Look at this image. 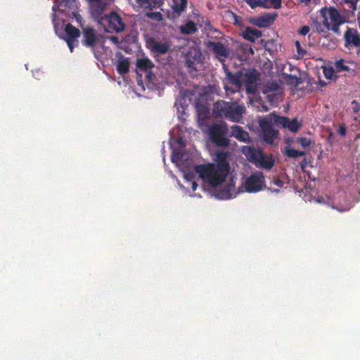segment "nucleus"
I'll use <instances>...</instances> for the list:
<instances>
[{
  "mask_svg": "<svg viewBox=\"0 0 360 360\" xmlns=\"http://www.w3.org/2000/svg\"><path fill=\"white\" fill-rule=\"evenodd\" d=\"M335 68L338 72L349 70V67L345 64V61L342 59H340L335 62Z\"/></svg>",
  "mask_w": 360,
  "mask_h": 360,
  "instance_id": "nucleus-32",
  "label": "nucleus"
},
{
  "mask_svg": "<svg viewBox=\"0 0 360 360\" xmlns=\"http://www.w3.org/2000/svg\"><path fill=\"white\" fill-rule=\"evenodd\" d=\"M65 32L66 34L65 39L70 52H73L75 46L78 45L77 39L81 35V32L72 24L68 23L65 27Z\"/></svg>",
  "mask_w": 360,
  "mask_h": 360,
  "instance_id": "nucleus-12",
  "label": "nucleus"
},
{
  "mask_svg": "<svg viewBox=\"0 0 360 360\" xmlns=\"http://www.w3.org/2000/svg\"><path fill=\"white\" fill-rule=\"evenodd\" d=\"M230 136L236 138L240 142H248L250 139L249 134L245 131L242 127L233 125L231 127Z\"/></svg>",
  "mask_w": 360,
  "mask_h": 360,
  "instance_id": "nucleus-20",
  "label": "nucleus"
},
{
  "mask_svg": "<svg viewBox=\"0 0 360 360\" xmlns=\"http://www.w3.org/2000/svg\"><path fill=\"white\" fill-rule=\"evenodd\" d=\"M271 184H274L278 187H282L283 186V181L279 179H274L271 181Z\"/></svg>",
  "mask_w": 360,
  "mask_h": 360,
  "instance_id": "nucleus-46",
  "label": "nucleus"
},
{
  "mask_svg": "<svg viewBox=\"0 0 360 360\" xmlns=\"http://www.w3.org/2000/svg\"><path fill=\"white\" fill-rule=\"evenodd\" d=\"M323 72L324 77L326 79L335 80L337 78V76L333 68H324L323 70Z\"/></svg>",
  "mask_w": 360,
  "mask_h": 360,
  "instance_id": "nucleus-30",
  "label": "nucleus"
},
{
  "mask_svg": "<svg viewBox=\"0 0 360 360\" xmlns=\"http://www.w3.org/2000/svg\"><path fill=\"white\" fill-rule=\"evenodd\" d=\"M344 2L346 4H348L349 8L352 11H355L356 9L357 1L356 0H344Z\"/></svg>",
  "mask_w": 360,
  "mask_h": 360,
  "instance_id": "nucleus-40",
  "label": "nucleus"
},
{
  "mask_svg": "<svg viewBox=\"0 0 360 360\" xmlns=\"http://www.w3.org/2000/svg\"><path fill=\"white\" fill-rule=\"evenodd\" d=\"M136 67L139 70L147 72L148 70H152L154 65L148 58H141L137 59Z\"/></svg>",
  "mask_w": 360,
  "mask_h": 360,
  "instance_id": "nucleus-22",
  "label": "nucleus"
},
{
  "mask_svg": "<svg viewBox=\"0 0 360 360\" xmlns=\"http://www.w3.org/2000/svg\"><path fill=\"white\" fill-rule=\"evenodd\" d=\"M264 176L261 172L251 174L245 181V188L247 192L255 193L259 191L263 186Z\"/></svg>",
  "mask_w": 360,
  "mask_h": 360,
  "instance_id": "nucleus-8",
  "label": "nucleus"
},
{
  "mask_svg": "<svg viewBox=\"0 0 360 360\" xmlns=\"http://www.w3.org/2000/svg\"><path fill=\"white\" fill-rule=\"evenodd\" d=\"M243 82L248 84L247 91L248 92H252L251 91L250 85L255 86L257 82V76L255 71H248L245 73Z\"/></svg>",
  "mask_w": 360,
  "mask_h": 360,
  "instance_id": "nucleus-25",
  "label": "nucleus"
},
{
  "mask_svg": "<svg viewBox=\"0 0 360 360\" xmlns=\"http://www.w3.org/2000/svg\"><path fill=\"white\" fill-rule=\"evenodd\" d=\"M346 132H347V128H346L345 125L344 124H340L339 127H338V134L341 136H345Z\"/></svg>",
  "mask_w": 360,
  "mask_h": 360,
  "instance_id": "nucleus-42",
  "label": "nucleus"
},
{
  "mask_svg": "<svg viewBox=\"0 0 360 360\" xmlns=\"http://www.w3.org/2000/svg\"><path fill=\"white\" fill-rule=\"evenodd\" d=\"M105 23V30L108 32H122L125 29V24L122 18L115 12H111L107 15L104 19Z\"/></svg>",
  "mask_w": 360,
  "mask_h": 360,
  "instance_id": "nucleus-7",
  "label": "nucleus"
},
{
  "mask_svg": "<svg viewBox=\"0 0 360 360\" xmlns=\"http://www.w3.org/2000/svg\"><path fill=\"white\" fill-rule=\"evenodd\" d=\"M211 142L218 147H227L230 144V140L227 137L228 125L224 122H220L211 124L208 129Z\"/></svg>",
  "mask_w": 360,
  "mask_h": 360,
  "instance_id": "nucleus-5",
  "label": "nucleus"
},
{
  "mask_svg": "<svg viewBox=\"0 0 360 360\" xmlns=\"http://www.w3.org/2000/svg\"><path fill=\"white\" fill-rule=\"evenodd\" d=\"M116 70L118 74L124 75L127 74L129 70V58H121L118 60Z\"/></svg>",
  "mask_w": 360,
  "mask_h": 360,
  "instance_id": "nucleus-24",
  "label": "nucleus"
},
{
  "mask_svg": "<svg viewBox=\"0 0 360 360\" xmlns=\"http://www.w3.org/2000/svg\"><path fill=\"white\" fill-rule=\"evenodd\" d=\"M297 142L304 148H306L307 147H309L311 143V141L309 139L307 138V137H304V136H302V137H300L298 139H297Z\"/></svg>",
  "mask_w": 360,
  "mask_h": 360,
  "instance_id": "nucleus-36",
  "label": "nucleus"
},
{
  "mask_svg": "<svg viewBox=\"0 0 360 360\" xmlns=\"http://www.w3.org/2000/svg\"><path fill=\"white\" fill-rule=\"evenodd\" d=\"M272 124H274L272 120V114L270 115L269 118H264L259 122L263 131L264 140L268 143H272L278 134L277 131L273 128Z\"/></svg>",
  "mask_w": 360,
  "mask_h": 360,
  "instance_id": "nucleus-9",
  "label": "nucleus"
},
{
  "mask_svg": "<svg viewBox=\"0 0 360 360\" xmlns=\"http://www.w3.org/2000/svg\"><path fill=\"white\" fill-rule=\"evenodd\" d=\"M276 17V13H266L262 15L250 18L249 22L258 27H267L273 25Z\"/></svg>",
  "mask_w": 360,
  "mask_h": 360,
  "instance_id": "nucleus-14",
  "label": "nucleus"
},
{
  "mask_svg": "<svg viewBox=\"0 0 360 360\" xmlns=\"http://www.w3.org/2000/svg\"><path fill=\"white\" fill-rule=\"evenodd\" d=\"M229 157L228 152L217 151L214 158L216 163L199 165L195 170L205 184L216 188L225 181L230 172Z\"/></svg>",
  "mask_w": 360,
  "mask_h": 360,
  "instance_id": "nucleus-1",
  "label": "nucleus"
},
{
  "mask_svg": "<svg viewBox=\"0 0 360 360\" xmlns=\"http://www.w3.org/2000/svg\"><path fill=\"white\" fill-rule=\"evenodd\" d=\"M181 158V155L179 153H173L171 157L172 161L175 162Z\"/></svg>",
  "mask_w": 360,
  "mask_h": 360,
  "instance_id": "nucleus-47",
  "label": "nucleus"
},
{
  "mask_svg": "<svg viewBox=\"0 0 360 360\" xmlns=\"http://www.w3.org/2000/svg\"><path fill=\"white\" fill-rule=\"evenodd\" d=\"M352 104L353 105V112L354 113H357L360 110L359 103L356 100H354L352 101Z\"/></svg>",
  "mask_w": 360,
  "mask_h": 360,
  "instance_id": "nucleus-44",
  "label": "nucleus"
},
{
  "mask_svg": "<svg viewBox=\"0 0 360 360\" xmlns=\"http://www.w3.org/2000/svg\"><path fill=\"white\" fill-rule=\"evenodd\" d=\"M53 10L56 8L64 11L65 8L71 9L75 7V0H55Z\"/></svg>",
  "mask_w": 360,
  "mask_h": 360,
  "instance_id": "nucleus-23",
  "label": "nucleus"
},
{
  "mask_svg": "<svg viewBox=\"0 0 360 360\" xmlns=\"http://www.w3.org/2000/svg\"><path fill=\"white\" fill-rule=\"evenodd\" d=\"M230 14H231V17L233 18V25L240 26L242 25L241 18L239 16L236 15L233 12H230Z\"/></svg>",
  "mask_w": 360,
  "mask_h": 360,
  "instance_id": "nucleus-39",
  "label": "nucleus"
},
{
  "mask_svg": "<svg viewBox=\"0 0 360 360\" xmlns=\"http://www.w3.org/2000/svg\"><path fill=\"white\" fill-rule=\"evenodd\" d=\"M229 77L230 78V80L232 84L240 85V77L237 75H231L230 72L228 74Z\"/></svg>",
  "mask_w": 360,
  "mask_h": 360,
  "instance_id": "nucleus-38",
  "label": "nucleus"
},
{
  "mask_svg": "<svg viewBox=\"0 0 360 360\" xmlns=\"http://www.w3.org/2000/svg\"><path fill=\"white\" fill-rule=\"evenodd\" d=\"M245 112V107L244 105L233 103L224 118L232 122H238L242 119Z\"/></svg>",
  "mask_w": 360,
  "mask_h": 360,
  "instance_id": "nucleus-16",
  "label": "nucleus"
},
{
  "mask_svg": "<svg viewBox=\"0 0 360 360\" xmlns=\"http://www.w3.org/2000/svg\"><path fill=\"white\" fill-rule=\"evenodd\" d=\"M272 120L275 124L287 128L292 132H297L301 127V123L298 122L297 118L290 120L287 117L279 116L272 113Z\"/></svg>",
  "mask_w": 360,
  "mask_h": 360,
  "instance_id": "nucleus-10",
  "label": "nucleus"
},
{
  "mask_svg": "<svg viewBox=\"0 0 360 360\" xmlns=\"http://www.w3.org/2000/svg\"><path fill=\"white\" fill-rule=\"evenodd\" d=\"M136 1L145 8H153L160 6V0H136Z\"/></svg>",
  "mask_w": 360,
  "mask_h": 360,
  "instance_id": "nucleus-26",
  "label": "nucleus"
},
{
  "mask_svg": "<svg viewBox=\"0 0 360 360\" xmlns=\"http://www.w3.org/2000/svg\"><path fill=\"white\" fill-rule=\"evenodd\" d=\"M295 44L298 56L300 57H303L307 53L306 50L302 48L301 44L299 41H295Z\"/></svg>",
  "mask_w": 360,
  "mask_h": 360,
  "instance_id": "nucleus-37",
  "label": "nucleus"
},
{
  "mask_svg": "<svg viewBox=\"0 0 360 360\" xmlns=\"http://www.w3.org/2000/svg\"><path fill=\"white\" fill-rule=\"evenodd\" d=\"M266 5L268 8H274L278 9L281 7L282 0H266Z\"/></svg>",
  "mask_w": 360,
  "mask_h": 360,
  "instance_id": "nucleus-33",
  "label": "nucleus"
},
{
  "mask_svg": "<svg viewBox=\"0 0 360 360\" xmlns=\"http://www.w3.org/2000/svg\"><path fill=\"white\" fill-rule=\"evenodd\" d=\"M208 46L212 49L216 56L219 58H228L229 50L220 41H210Z\"/></svg>",
  "mask_w": 360,
  "mask_h": 360,
  "instance_id": "nucleus-18",
  "label": "nucleus"
},
{
  "mask_svg": "<svg viewBox=\"0 0 360 360\" xmlns=\"http://www.w3.org/2000/svg\"><path fill=\"white\" fill-rule=\"evenodd\" d=\"M247 4L252 9L257 7L268 8L266 5V0H245Z\"/></svg>",
  "mask_w": 360,
  "mask_h": 360,
  "instance_id": "nucleus-27",
  "label": "nucleus"
},
{
  "mask_svg": "<svg viewBox=\"0 0 360 360\" xmlns=\"http://www.w3.org/2000/svg\"><path fill=\"white\" fill-rule=\"evenodd\" d=\"M285 155L289 158H296L298 157L304 156L305 155V153L303 151L295 150L294 148H289L286 149Z\"/></svg>",
  "mask_w": 360,
  "mask_h": 360,
  "instance_id": "nucleus-29",
  "label": "nucleus"
},
{
  "mask_svg": "<svg viewBox=\"0 0 360 360\" xmlns=\"http://www.w3.org/2000/svg\"><path fill=\"white\" fill-rule=\"evenodd\" d=\"M187 0H172L171 11L168 12L167 17L171 20L179 18L187 8Z\"/></svg>",
  "mask_w": 360,
  "mask_h": 360,
  "instance_id": "nucleus-15",
  "label": "nucleus"
},
{
  "mask_svg": "<svg viewBox=\"0 0 360 360\" xmlns=\"http://www.w3.org/2000/svg\"><path fill=\"white\" fill-rule=\"evenodd\" d=\"M146 16L157 21H161L162 20V15L160 12H149L146 13Z\"/></svg>",
  "mask_w": 360,
  "mask_h": 360,
  "instance_id": "nucleus-35",
  "label": "nucleus"
},
{
  "mask_svg": "<svg viewBox=\"0 0 360 360\" xmlns=\"http://www.w3.org/2000/svg\"><path fill=\"white\" fill-rule=\"evenodd\" d=\"M279 89V85L276 82H268L266 84L264 93L276 91Z\"/></svg>",
  "mask_w": 360,
  "mask_h": 360,
  "instance_id": "nucleus-31",
  "label": "nucleus"
},
{
  "mask_svg": "<svg viewBox=\"0 0 360 360\" xmlns=\"http://www.w3.org/2000/svg\"><path fill=\"white\" fill-rule=\"evenodd\" d=\"M287 77L288 82L295 86H298L302 82L301 78L295 75H288Z\"/></svg>",
  "mask_w": 360,
  "mask_h": 360,
  "instance_id": "nucleus-34",
  "label": "nucleus"
},
{
  "mask_svg": "<svg viewBox=\"0 0 360 360\" xmlns=\"http://www.w3.org/2000/svg\"><path fill=\"white\" fill-rule=\"evenodd\" d=\"M145 73L146 74V77L149 82H153V79L155 78V75L152 72L151 70Z\"/></svg>",
  "mask_w": 360,
  "mask_h": 360,
  "instance_id": "nucleus-45",
  "label": "nucleus"
},
{
  "mask_svg": "<svg viewBox=\"0 0 360 360\" xmlns=\"http://www.w3.org/2000/svg\"><path fill=\"white\" fill-rule=\"evenodd\" d=\"M52 15H53L52 21H53V24L54 26V29H55L56 32L58 33V25L60 23V22H59V20L56 19V13H53Z\"/></svg>",
  "mask_w": 360,
  "mask_h": 360,
  "instance_id": "nucleus-43",
  "label": "nucleus"
},
{
  "mask_svg": "<svg viewBox=\"0 0 360 360\" xmlns=\"http://www.w3.org/2000/svg\"><path fill=\"white\" fill-rule=\"evenodd\" d=\"M148 44L153 53L159 55L166 53L169 49V45L167 43L160 42L155 39H150Z\"/></svg>",
  "mask_w": 360,
  "mask_h": 360,
  "instance_id": "nucleus-19",
  "label": "nucleus"
},
{
  "mask_svg": "<svg viewBox=\"0 0 360 360\" xmlns=\"http://www.w3.org/2000/svg\"><path fill=\"white\" fill-rule=\"evenodd\" d=\"M82 44L85 47L94 51L98 44V37L96 31L91 27H82Z\"/></svg>",
  "mask_w": 360,
  "mask_h": 360,
  "instance_id": "nucleus-11",
  "label": "nucleus"
},
{
  "mask_svg": "<svg viewBox=\"0 0 360 360\" xmlns=\"http://www.w3.org/2000/svg\"><path fill=\"white\" fill-rule=\"evenodd\" d=\"M309 31H310V27L307 25H304V26H302L300 29L299 34L301 35L305 36L306 34H307L309 33Z\"/></svg>",
  "mask_w": 360,
  "mask_h": 360,
  "instance_id": "nucleus-41",
  "label": "nucleus"
},
{
  "mask_svg": "<svg viewBox=\"0 0 360 360\" xmlns=\"http://www.w3.org/2000/svg\"><path fill=\"white\" fill-rule=\"evenodd\" d=\"M321 14L323 18V23L326 27L335 33H339L340 25L345 21L338 11L333 7H330L324 8Z\"/></svg>",
  "mask_w": 360,
  "mask_h": 360,
  "instance_id": "nucleus-6",
  "label": "nucleus"
},
{
  "mask_svg": "<svg viewBox=\"0 0 360 360\" xmlns=\"http://www.w3.org/2000/svg\"><path fill=\"white\" fill-rule=\"evenodd\" d=\"M262 35V32L257 29L247 27L243 31L242 36L243 37L249 41L254 42L256 39L261 37Z\"/></svg>",
  "mask_w": 360,
  "mask_h": 360,
  "instance_id": "nucleus-21",
  "label": "nucleus"
},
{
  "mask_svg": "<svg viewBox=\"0 0 360 360\" xmlns=\"http://www.w3.org/2000/svg\"><path fill=\"white\" fill-rule=\"evenodd\" d=\"M344 39L345 48H359L360 34L356 29L347 27L344 33Z\"/></svg>",
  "mask_w": 360,
  "mask_h": 360,
  "instance_id": "nucleus-13",
  "label": "nucleus"
},
{
  "mask_svg": "<svg viewBox=\"0 0 360 360\" xmlns=\"http://www.w3.org/2000/svg\"><path fill=\"white\" fill-rule=\"evenodd\" d=\"M300 2L304 3L305 5H308L311 0H300Z\"/></svg>",
  "mask_w": 360,
  "mask_h": 360,
  "instance_id": "nucleus-48",
  "label": "nucleus"
},
{
  "mask_svg": "<svg viewBox=\"0 0 360 360\" xmlns=\"http://www.w3.org/2000/svg\"><path fill=\"white\" fill-rule=\"evenodd\" d=\"M197 184L195 182H193V185H192V188L193 190H195L196 189V187H197Z\"/></svg>",
  "mask_w": 360,
  "mask_h": 360,
  "instance_id": "nucleus-49",
  "label": "nucleus"
},
{
  "mask_svg": "<svg viewBox=\"0 0 360 360\" xmlns=\"http://www.w3.org/2000/svg\"><path fill=\"white\" fill-rule=\"evenodd\" d=\"M242 153L249 162L257 167L270 169L274 165L272 157L265 155L260 149L251 146H243Z\"/></svg>",
  "mask_w": 360,
  "mask_h": 360,
  "instance_id": "nucleus-3",
  "label": "nucleus"
},
{
  "mask_svg": "<svg viewBox=\"0 0 360 360\" xmlns=\"http://www.w3.org/2000/svg\"><path fill=\"white\" fill-rule=\"evenodd\" d=\"M196 25L193 21H189L185 24L184 26L181 27V31L183 34H193L196 32Z\"/></svg>",
  "mask_w": 360,
  "mask_h": 360,
  "instance_id": "nucleus-28",
  "label": "nucleus"
},
{
  "mask_svg": "<svg viewBox=\"0 0 360 360\" xmlns=\"http://www.w3.org/2000/svg\"><path fill=\"white\" fill-rule=\"evenodd\" d=\"M242 153L249 162L257 167L270 169L274 165L272 157L265 155L260 149L251 146H243Z\"/></svg>",
  "mask_w": 360,
  "mask_h": 360,
  "instance_id": "nucleus-2",
  "label": "nucleus"
},
{
  "mask_svg": "<svg viewBox=\"0 0 360 360\" xmlns=\"http://www.w3.org/2000/svg\"><path fill=\"white\" fill-rule=\"evenodd\" d=\"M233 103L218 101L214 104L213 113L217 117H225Z\"/></svg>",
  "mask_w": 360,
  "mask_h": 360,
  "instance_id": "nucleus-17",
  "label": "nucleus"
},
{
  "mask_svg": "<svg viewBox=\"0 0 360 360\" xmlns=\"http://www.w3.org/2000/svg\"><path fill=\"white\" fill-rule=\"evenodd\" d=\"M204 59L201 51L191 48L185 56V66L191 77H196L204 69Z\"/></svg>",
  "mask_w": 360,
  "mask_h": 360,
  "instance_id": "nucleus-4",
  "label": "nucleus"
},
{
  "mask_svg": "<svg viewBox=\"0 0 360 360\" xmlns=\"http://www.w3.org/2000/svg\"><path fill=\"white\" fill-rule=\"evenodd\" d=\"M357 2L359 1V0H356Z\"/></svg>",
  "mask_w": 360,
  "mask_h": 360,
  "instance_id": "nucleus-50",
  "label": "nucleus"
}]
</instances>
